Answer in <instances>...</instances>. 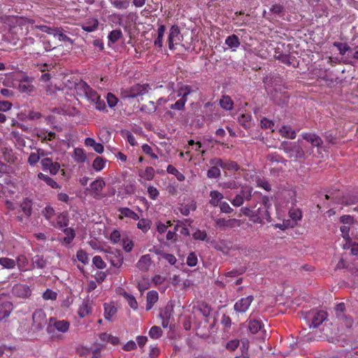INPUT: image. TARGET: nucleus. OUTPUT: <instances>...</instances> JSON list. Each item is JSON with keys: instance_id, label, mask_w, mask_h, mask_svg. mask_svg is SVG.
<instances>
[{"instance_id": "15", "label": "nucleus", "mask_w": 358, "mask_h": 358, "mask_svg": "<svg viewBox=\"0 0 358 358\" xmlns=\"http://www.w3.org/2000/svg\"><path fill=\"white\" fill-rule=\"evenodd\" d=\"M211 165H219L222 169H225L227 170H238V166L236 162H224L222 159L218 158H215L210 161Z\"/></svg>"}, {"instance_id": "3", "label": "nucleus", "mask_w": 358, "mask_h": 358, "mask_svg": "<svg viewBox=\"0 0 358 358\" xmlns=\"http://www.w3.org/2000/svg\"><path fill=\"white\" fill-rule=\"evenodd\" d=\"M191 90L189 86L185 85L181 87L178 92L176 97L181 96L175 103L170 104L169 108L173 110H180L185 107L187 102V96L190 94Z\"/></svg>"}, {"instance_id": "30", "label": "nucleus", "mask_w": 358, "mask_h": 358, "mask_svg": "<svg viewBox=\"0 0 358 358\" xmlns=\"http://www.w3.org/2000/svg\"><path fill=\"white\" fill-rule=\"evenodd\" d=\"M117 308L112 303L104 304V317L106 320H110L116 314Z\"/></svg>"}, {"instance_id": "14", "label": "nucleus", "mask_w": 358, "mask_h": 358, "mask_svg": "<svg viewBox=\"0 0 358 358\" xmlns=\"http://www.w3.org/2000/svg\"><path fill=\"white\" fill-rule=\"evenodd\" d=\"M50 324L53 326L59 332L66 333L69 331L70 324L66 320H57L54 317L50 319Z\"/></svg>"}, {"instance_id": "39", "label": "nucleus", "mask_w": 358, "mask_h": 358, "mask_svg": "<svg viewBox=\"0 0 358 358\" xmlns=\"http://www.w3.org/2000/svg\"><path fill=\"white\" fill-rule=\"evenodd\" d=\"M42 213L43 215L45 217V218L51 224V222L54 220L56 216L54 209L50 206H47L43 210Z\"/></svg>"}, {"instance_id": "35", "label": "nucleus", "mask_w": 358, "mask_h": 358, "mask_svg": "<svg viewBox=\"0 0 358 358\" xmlns=\"http://www.w3.org/2000/svg\"><path fill=\"white\" fill-rule=\"evenodd\" d=\"M38 177L39 179L45 181L47 183V185H48L51 187L55 188V189L60 188L59 185L52 178H51L48 176L45 175L42 173H38Z\"/></svg>"}, {"instance_id": "7", "label": "nucleus", "mask_w": 358, "mask_h": 358, "mask_svg": "<svg viewBox=\"0 0 358 358\" xmlns=\"http://www.w3.org/2000/svg\"><path fill=\"white\" fill-rule=\"evenodd\" d=\"M215 226L222 229L234 228L240 227L241 221L235 218L226 220L224 218H217L215 220Z\"/></svg>"}, {"instance_id": "12", "label": "nucleus", "mask_w": 358, "mask_h": 358, "mask_svg": "<svg viewBox=\"0 0 358 358\" xmlns=\"http://www.w3.org/2000/svg\"><path fill=\"white\" fill-rule=\"evenodd\" d=\"M33 322L34 325L41 329L47 323L46 314L43 310H37L33 314Z\"/></svg>"}, {"instance_id": "59", "label": "nucleus", "mask_w": 358, "mask_h": 358, "mask_svg": "<svg viewBox=\"0 0 358 358\" xmlns=\"http://www.w3.org/2000/svg\"><path fill=\"white\" fill-rule=\"evenodd\" d=\"M334 46H336L340 52V54L344 55L349 50V46L345 43H334Z\"/></svg>"}, {"instance_id": "28", "label": "nucleus", "mask_w": 358, "mask_h": 358, "mask_svg": "<svg viewBox=\"0 0 358 358\" xmlns=\"http://www.w3.org/2000/svg\"><path fill=\"white\" fill-rule=\"evenodd\" d=\"M280 134L287 138L294 139L296 136V133L289 126H283L279 129Z\"/></svg>"}, {"instance_id": "52", "label": "nucleus", "mask_w": 358, "mask_h": 358, "mask_svg": "<svg viewBox=\"0 0 358 358\" xmlns=\"http://www.w3.org/2000/svg\"><path fill=\"white\" fill-rule=\"evenodd\" d=\"M57 293L50 289H47L43 294L44 300L54 301L57 299Z\"/></svg>"}, {"instance_id": "27", "label": "nucleus", "mask_w": 358, "mask_h": 358, "mask_svg": "<svg viewBox=\"0 0 358 358\" xmlns=\"http://www.w3.org/2000/svg\"><path fill=\"white\" fill-rule=\"evenodd\" d=\"M158 293L156 291H150L147 294V305L146 310H150L153 305L157 301Z\"/></svg>"}, {"instance_id": "19", "label": "nucleus", "mask_w": 358, "mask_h": 358, "mask_svg": "<svg viewBox=\"0 0 358 358\" xmlns=\"http://www.w3.org/2000/svg\"><path fill=\"white\" fill-rule=\"evenodd\" d=\"M118 211L120 213L119 219L120 220H122L124 217H127L134 220H139L138 215L129 208H120Z\"/></svg>"}, {"instance_id": "43", "label": "nucleus", "mask_w": 358, "mask_h": 358, "mask_svg": "<svg viewBox=\"0 0 358 358\" xmlns=\"http://www.w3.org/2000/svg\"><path fill=\"white\" fill-rule=\"evenodd\" d=\"M140 176L145 180H152L155 176V170L152 167H147Z\"/></svg>"}, {"instance_id": "1", "label": "nucleus", "mask_w": 358, "mask_h": 358, "mask_svg": "<svg viewBox=\"0 0 358 358\" xmlns=\"http://www.w3.org/2000/svg\"><path fill=\"white\" fill-rule=\"evenodd\" d=\"M176 95L170 94L167 99L160 98L157 100L156 105L154 101H149L148 105H145L141 107L142 111H147L149 113H152L158 110L159 112H162L164 110L162 106L165 105L169 101H173L176 99ZM168 108H164V110H166Z\"/></svg>"}, {"instance_id": "11", "label": "nucleus", "mask_w": 358, "mask_h": 358, "mask_svg": "<svg viewBox=\"0 0 358 358\" xmlns=\"http://www.w3.org/2000/svg\"><path fill=\"white\" fill-rule=\"evenodd\" d=\"M105 185L106 182L102 178H98L90 184L91 191L94 198H101V191Z\"/></svg>"}, {"instance_id": "24", "label": "nucleus", "mask_w": 358, "mask_h": 358, "mask_svg": "<svg viewBox=\"0 0 358 358\" xmlns=\"http://www.w3.org/2000/svg\"><path fill=\"white\" fill-rule=\"evenodd\" d=\"M81 85L83 88L85 96L92 101H95L99 99V96L97 94V93L88 85L86 83H82Z\"/></svg>"}, {"instance_id": "13", "label": "nucleus", "mask_w": 358, "mask_h": 358, "mask_svg": "<svg viewBox=\"0 0 358 358\" xmlns=\"http://www.w3.org/2000/svg\"><path fill=\"white\" fill-rule=\"evenodd\" d=\"M252 196V189L243 190L241 194H238L235 198L231 200V203L236 207H239L243 204L244 199L249 200Z\"/></svg>"}, {"instance_id": "61", "label": "nucleus", "mask_w": 358, "mask_h": 358, "mask_svg": "<svg viewBox=\"0 0 358 358\" xmlns=\"http://www.w3.org/2000/svg\"><path fill=\"white\" fill-rule=\"evenodd\" d=\"M110 240L113 243H117L121 240V234L118 230H114L110 236Z\"/></svg>"}, {"instance_id": "22", "label": "nucleus", "mask_w": 358, "mask_h": 358, "mask_svg": "<svg viewBox=\"0 0 358 358\" xmlns=\"http://www.w3.org/2000/svg\"><path fill=\"white\" fill-rule=\"evenodd\" d=\"M72 157L73 160L77 163H83L87 159L85 150L80 148H76L74 149Z\"/></svg>"}, {"instance_id": "60", "label": "nucleus", "mask_w": 358, "mask_h": 358, "mask_svg": "<svg viewBox=\"0 0 358 358\" xmlns=\"http://www.w3.org/2000/svg\"><path fill=\"white\" fill-rule=\"evenodd\" d=\"M19 87L22 92H31L34 90V86L26 82L21 83Z\"/></svg>"}, {"instance_id": "55", "label": "nucleus", "mask_w": 358, "mask_h": 358, "mask_svg": "<svg viewBox=\"0 0 358 358\" xmlns=\"http://www.w3.org/2000/svg\"><path fill=\"white\" fill-rule=\"evenodd\" d=\"M93 264L98 268L102 269L106 266V263L100 256H95L92 259Z\"/></svg>"}, {"instance_id": "17", "label": "nucleus", "mask_w": 358, "mask_h": 358, "mask_svg": "<svg viewBox=\"0 0 358 358\" xmlns=\"http://www.w3.org/2000/svg\"><path fill=\"white\" fill-rule=\"evenodd\" d=\"M152 264V258L150 255H143L136 264L137 268L143 271H148Z\"/></svg>"}, {"instance_id": "58", "label": "nucleus", "mask_w": 358, "mask_h": 358, "mask_svg": "<svg viewBox=\"0 0 358 358\" xmlns=\"http://www.w3.org/2000/svg\"><path fill=\"white\" fill-rule=\"evenodd\" d=\"M198 262L197 257L194 252H191L187 258V264L189 266H194Z\"/></svg>"}, {"instance_id": "41", "label": "nucleus", "mask_w": 358, "mask_h": 358, "mask_svg": "<svg viewBox=\"0 0 358 358\" xmlns=\"http://www.w3.org/2000/svg\"><path fill=\"white\" fill-rule=\"evenodd\" d=\"M111 3L115 8L119 10L127 9L130 4L128 0H114L111 1Z\"/></svg>"}, {"instance_id": "5", "label": "nucleus", "mask_w": 358, "mask_h": 358, "mask_svg": "<svg viewBox=\"0 0 358 358\" xmlns=\"http://www.w3.org/2000/svg\"><path fill=\"white\" fill-rule=\"evenodd\" d=\"M252 214V222L255 223L262 224L265 220L270 221V215L266 204H261L257 210L253 209Z\"/></svg>"}, {"instance_id": "48", "label": "nucleus", "mask_w": 358, "mask_h": 358, "mask_svg": "<svg viewBox=\"0 0 358 358\" xmlns=\"http://www.w3.org/2000/svg\"><path fill=\"white\" fill-rule=\"evenodd\" d=\"M220 167L219 165H213V166L208 171L207 176L209 178H217L220 176Z\"/></svg>"}, {"instance_id": "26", "label": "nucleus", "mask_w": 358, "mask_h": 358, "mask_svg": "<svg viewBox=\"0 0 358 358\" xmlns=\"http://www.w3.org/2000/svg\"><path fill=\"white\" fill-rule=\"evenodd\" d=\"M91 311V304L89 301H83L79 307L78 313L80 317L83 318L88 315Z\"/></svg>"}, {"instance_id": "20", "label": "nucleus", "mask_w": 358, "mask_h": 358, "mask_svg": "<svg viewBox=\"0 0 358 358\" xmlns=\"http://www.w3.org/2000/svg\"><path fill=\"white\" fill-rule=\"evenodd\" d=\"M99 21L96 18H90L81 24L82 29L87 32L94 31L98 27Z\"/></svg>"}, {"instance_id": "57", "label": "nucleus", "mask_w": 358, "mask_h": 358, "mask_svg": "<svg viewBox=\"0 0 358 358\" xmlns=\"http://www.w3.org/2000/svg\"><path fill=\"white\" fill-rule=\"evenodd\" d=\"M261 127L263 129H270L272 130V131H274L273 129V127H274V123L273 121L267 119V118H263L262 120H261Z\"/></svg>"}, {"instance_id": "29", "label": "nucleus", "mask_w": 358, "mask_h": 358, "mask_svg": "<svg viewBox=\"0 0 358 358\" xmlns=\"http://www.w3.org/2000/svg\"><path fill=\"white\" fill-rule=\"evenodd\" d=\"M166 31V27L161 24L157 29V36L154 41V45L156 47L162 48L163 45V38Z\"/></svg>"}, {"instance_id": "38", "label": "nucleus", "mask_w": 358, "mask_h": 358, "mask_svg": "<svg viewBox=\"0 0 358 358\" xmlns=\"http://www.w3.org/2000/svg\"><path fill=\"white\" fill-rule=\"evenodd\" d=\"M52 35L57 38L59 41H70L71 39L66 34H64L62 29L59 28L54 29Z\"/></svg>"}, {"instance_id": "33", "label": "nucleus", "mask_w": 358, "mask_h": 358, "mask_svg": "<svg viewBox=\"0 0 358 358\" xmlns=\"http://www.w3.org/2000/svg\"><path fill=\"white\" fill-rule=\"evenodd\" d=\"M248 328L252 334H257L262 329V324L258 320H250L248 321Z\"/></svg>"}, {"instance_id": "56", "label": "nucleus", "mask_w": 358, "mask_h": 358, "mask_svg": "<svg viewBox=\"0 0 358 358\" xmlns=\"http://www.w3.org/2000/svg\"><path fill=\"white\" fill-rule=\"evenodd\" d=\"M148 194L151 199L155 200L159 196V192L156 187L149 185L148 187Z\"/></svg>"}, {"instance_id": "2", "label": "nucleus", "mask_w": 358, "mask_h": 358, "mask_svg": "<svg viewBox=\"0 0 358 358\" xmlns=\"http://www.w3.org/2000/svg\"><path fill=\"white\" fill-rule=\"evenodd\" d=\"M280 149L283 150L289 157L298 159L303 157L304 155L302 148L296 143L284 141L280 145Z\"/></svg>"}, {"instance_id": "8", "label": "nucleus", "mask_w": 358, "mask_h": 358, "mask_svg": "<svg viewBox=\"0 0 358 358\" xmlns=\"http://www.w3.org/2000/svg\"><path fill=\"white\" fill-rule=\"evenodd\" d=\"M309 317L311 319L310 327L316 328L326 320L327 313L322 310L313 311L309 314Z\"/></svg>"}, {"instance_id": "36", "label": "nucleus", "mask_w": 358, "mask_h": 358, "mask_svg": "<svg viewBox=\"0 0 358 358\" xmlns=\"http://www.w3.org/2000/svg\"><path fill=\"white\" fill-rule=\"evenodd\" d=\"M166 171L169 173L176 176V178L179 181H184L185 179V176L172 165H169L167 166Z\"/></svg>"}, {"instance_id": "4", "label": "nucleus", "mask_w": 358, "mask_h": 358, "mask_svg": "<svg viewBox=\"0 0 358 358\" xmlns=\"http://www.w3.org/2000/svg\"><path fill=\"white\" fill-rule=\"evenodd\" d=\"M150 90V87L147 84H137L122 92V94L123 98H136L146 94Z\"/></svg>"}, {"instance_id": "54", "label": "nucleus", "mask_w": 358, "mask_h": 358, "mask_svg": "<svg viewBox=\"0 0 358 358\" xmlns=\"http://www.w3.org/2000/svg\"><path fill=\"white\" fill-rule=\"evenodd\" d=\"M192 236L195 240L206 241L208 238L205 231L197 229L193 234Z\"/></svg>"}, {"instance_id": "64", "label": "nucleus", "mask_w": 358, "mask_h": 358, "mask_svg": "<svg viewBox=\"0 0 358 358\" xmlns=\"http://www.w3.org/2000/svg\"><path fill=\"white\" fill-rule=\"evenodd\" d=\"M108 104L110 107L113 108L117 103V97L111 93H108L106 97Z\"/></svg>"}, {"instance_id": "53", "label": "nucleus", "mask_w": 358, "mask_h": 358, "mask_svg": "<svg viewBox=\"0 0 358 358\" xmlns=\"http://www.w3.org/2000/svg\"><path fill=\"white\" fill-rule=\"evenodd\" d=\"M77 259L79 262L84 264H87L89 262V258L87 254L83 250H80L76 254Z\"/></svg>"}, {"instance_id": "40", "label": "nucleus", "mask_w": 358, "mask_h": 358, "mask_svg": "<svg viewBox=\"0 0 358 358\" xmlns=\"http://www.w3.org/2000/svg\"><path fill=\"white\" fill-rule=\"evenodd\" d=\"M0 265L5 268H13L15 266V261L13 259L2 257L0 258Z\"/></svg>"}, {"instance_id": "18", "label": "nucleus", "mask_w": 358, "mask_h": 358, "mask_svg": "<svg viewBox=\"0 0 358 358\" xmlns=\"http://www.w3.org/2000/svg\"><path fill=\"white\" fill-rule=\"evenodd\" d=\"M84 144L86 147L92 148L98 154H102L104 151L103 145L100 143L96 142V141L92 138H86L84 141Z\"/></svg>"}, {"instance_id": "51", "label": "nucleus", "mask_w": 358, "mask_h": 358, "mask_svg": "<svg viewBox=\"0 0 358 358\" xmlns=\"http://www.w3.org/2000/svg\"><path fill=\"white\" fill-rule=\"evenodd\" d=\"M138 222L137 224V227L143 231V232H147L150 229V221L146 219H140L138 220Z\"/></svg>"}, {"instance_id": "25", "label": "nucleus", "mask_w": 358, "mask_h": 358, "mask_svg": "<svg viewBox=\"0 0 358 358\" xmlns=\"http://www.w3.org/2000/svg\"><path fill=\"white\" fill-rule=\"evenodd\" d=\"M51 224L55 227L62 228L67 225V217L64 214H59L55 216Z\"/></svg>"}, {"instance_id": "47", "label": "nucleus", "mask_w": 358, "mask_h": 358, "mask_svg": "<svg viewBox=\"0 0 358 358\" xmlns=\"http://www.w3.org/2000/svg\"><path fill=\"white\" fill-rule=\"evenodd\" d=\"M122 245L126 252H129L133 249L134 243L128 237H123L122 239Z\"/></svg>"}, {"instance_id": "32", "label": "nucleus", "mask_w": 358, "mask_h": 358, "mask_svg": "<svg viewBox=\"0 0 358 358\" xmlns=\"http://www.w3.org/2000/svg\"><path fill=\"white\" fill-rule=\"evenodd\" d=\"M225 44L227 45L229 48L235 50L240 45V41L238 36L233 34L226 38Z\"/></svg>"}, {"instance_id": "16", "label": "nucleus", "mask_w": 358, "mask_h": 358, "mask_svg": "<svg viewBox=\"0 0 358 358\" xmlns=\"http://www.w3.org/2000/svg\"><path fill=\"white\" fill-rule=\"evenodd\" d=\"M173 312V307L166 306L165 308L160 313L159 316L162 320V325L164 328H167L169 324V320Z\"/></svg>"}, {"instance_id": "49", "label": "nucleus", "mask_w": 358, "mask_h": 358, "mask_svg": "<svg viewBox=\"0 0 358 358\" xmlns=\"http://www.w3.org/2000/svg\"><path fill=\"white\" fill-rule=\"evenodd\" d=\"M162 334V330L157 326H153L149 331V336L153 339H157L161 337Z\"/></svg>"}, {"instance_id": "45", "label": "nucleus", "mask_w": 358, "mask_h": 358, "mask_svg": "<svg viewBox=\"0 0 358 358\" xmlns=\"http://www.w3.org/2000/svg\"><path fill=\"white\" fill-rule=\"evenodd\" d=\"M32 264L34 267L42 268L46 264V261L42 256L36 255L32 259Z\"/></svg>"}, {"instance_id": "21", "label": "nucleus", "mask_w": 358, "mask_h": 358, "mask_svg": "<svg viewBox=\"0 0 358 358\" xmlns=\"http://www.w3.org/2000/svg\"><path fill=\"white\" fill-rule=\"evenodd\" d=\"M301 136L304 140L310 143L313 146L319 147L322 143L321 138L315 134L304 133L301 134Z\"/></svg>"}, {"instance_id": "37", "label": "nucleus", "mask_w": 358, "mask_h": 358, "mask_svg": "<svg viewBox=\"0 0 358 358\" xmlns=\"http://www.w3.org/2000/svg\"><path fill=\"white\" fill-rule=\"evenodd\" d=\"M221 107L225 110H231L233 108V101L231 98L228 96H223L220 101Z\"/></svg>"}, {"instance_id": "63", "label": "nucleus", "mask_w": 358, "mask_h": 358, "mask_svg": "<svg viewBox=\"0 0 358 358\" xmlns=\"http://www.w3.org/2000/svg\"><path fill=\"white\" fill-rule=\"evenodd\" d=\"M219 206L222 213H231L234 210L229 203L225 201L220 202Z\"/></svg>"}, {"instance_id": "10", "label": "nucleus", "mask_w": 358, "mask_h": 358, "mask_svg": "<svg viewBox=\"0 0 358 358\" xmlns=\"http://www.w3.org/2000/svg\"><path fill=\"white\" fill-rule=\"evenodd\" d=\"M13 294L17 297L26 299L31 296V290L28 285L17 284L13 287Z\"/></svg>"}, {"instance_id": "50", "label": "nucleus", "mask_w": 358, "mask_h": 358, "mask_svg": "<svg viewBox=\"0 0 358 358\" xmlns=\"http://www.w3.org/2000/svg\"><path fill=\"white\" fill-rule=\"evenodd\" d=\"M141 148H142L143 152L145 155H148L150 158H152L153 159H158L157 155L153 152V150H152V148H151L150 145H149L148 144H143L141 146Z\"/></svg>"}, {"instance_id": "46", "label": "nucleus", "mask_w": 358, "mask_h": 358, "mask_svg": "<svg viewBox=\"0 0 358 358\" xmlns=\"http://www.w3.org/2000/svg\"><path fill=\"white\" fill-rule=\"evenodd\" d=\"M65 236L64 237V242L66 244H69L72 242L75 237L74 230L71 228H66L64 230Z\"/></svg>"}, {"instance_id": "6", "label": "nucleus", "mask_w": 358, "mask_h": 358, "mask_svg": "<svg viewBox=\"0 0 358 358\" xmlns=\"http://www.w3.org/2000/svg\"><path fill=\"white\" fill-rule=\"evenodd\" d=\"M182 40L180 29L177 25H173L169 33L168 43L170 50L175 49V46L178 45Z\"/></svg>"}, {"instance_id": "31", "label": "nucleus", "mask_w": 358, "mask_h": 358, "mask_svg": "<svg viewBox=\"0 0 358 358\" xmlns=\"http://www.w3.org/2000/svg\"><path fill=\"white\" fill-rule=\"evenodd\" d=\"M210 203L213 206H217L224 196L220 192L213 190L210 192Z\"/></svg>"}, {"instance_id": "23", "label": "nucleus", "mask_w": 358, "mask_h": 358, "mask_svg": "<svg viewBox=\"0 0 358 358\" xmlns=\"http://www.w3.org/2000/svg\"><path fill=\"white\" fill-rule=\"evenodd\" d=\"M13 310V305L10 302L6 301L0 305V320L9 316Z\"/></svg>"}, {"instance_id": "44", "label": "nucleus", "mask_w": 358, "mask_h": 358, "mask_svg": "<svg viewBox=\"0 0 358 358\" xmlns=\"http://www.w3.org/2000/svg\"><path fill=\"white\" fill-rule=\"evenodd\" d=\"M122 36V33L120 29L113 30L108 34L109 43H115L117 42Z\"/></svg>"}, {"instance_id": "34", "label": "nucleus", "mask_w": 358, "mask_h": 358, "mask_svg": "<svg viewBox=\"0 0 358 358\" xmlns=\"http://www.w3.org/2000/svg\"><path fill=\"white\" fill-rule=\"evenodd\" d=\"M107 160L101 157H96L92 162V167L96 171H101L106 166Z\"/></svg>"}, {"instance_id": "9", "label": "nucleus", "mask_w": 358, "mask_h": 358, "mask_svg": "<svg viewBox=\"0 0 358 358\" xmlns=\"http://www.w3.org/2000/svg\"><path fill=\"white\" fill-rule=\"evenodd\" d=\"M252 301L253 296L252 295L242 298L235 303L234 306V310L238 313H245L251 305Z\"/></svg>"}, {"instance_id": "42", "label": "nucleus", "mask_w": 358, "mask_h": 358, "mask_svg": "<svg viewBox=\"0 0 358 358\" xmlns=\"http://www.w3.org/2000/svg\"><path fill=\"white\" fill-rule=\"evenodd\" d=\"M123 296L132 309L136 310L138 308V303L133 295L124 292Z\"/></svg>"}, {"instance_id": "62", "label": "nucleus", "mask_w": 358, "mask_h": 358, "mask_svg": "<svg viewBox=\"0 0 358 358\" xmlns=\"http://www.w3.org/2000/svg\"><path fill=\"white\" fill-rule=\"evenodd\" d=\"M169 226H171L170 221H167L166 224L159 222L157 224V230L159 234H164L166 231Z\"/></svg>"}]
</instances>
